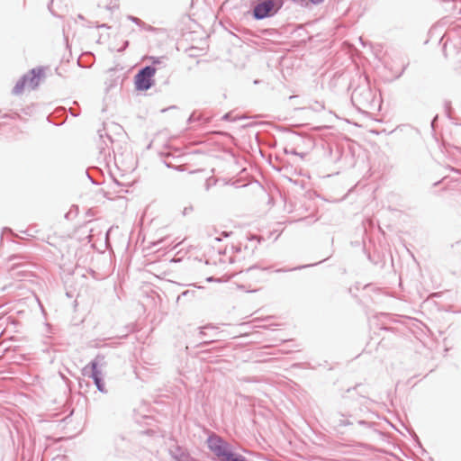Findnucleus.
Wrapping results in <instances>:
<instances>
[{"mask_svg": "<svg viewBox=\"0 0 461 461\" xmlns=\"http://www.w3.org/2000/svg\"><path fill=\"white\" fill-rule=\"evenodd\" d=\"M265 329H271V325L269 326H263Z\"/></svg>", "mask_w": 461, "mask_h": 461, "instance_id": "obj_37", "label": "nucleus"}, {"mask_svg": "<svg viewBox=\"0 0 461 461\" xmlns=\"http://www.w3.org/2000/svg\"><path fill=\"white\" fill-rule=\"evenodd\" d=\"M172 458L176 461H191L193 456L179 446H176L174 449L169 450Z\"/></svg>", "mask_w": 461, "mask_h": 461, "instance_id": "obj_7", "label": "nucleus"}, {"mask_svg": "<svg viewBox=\"0 0 461 461\" xmlns=\"http://www.w3.org/2000/svg\"><path fill=\"white\" fill-rule=\"evenodd\" d=\"M2 117L5 118V119L13 118L10 114H7V113L4 114Z\"/></svg>", "mask_w": 461, "mask_h": 461, "instance_id": "obj_31", "label": "nucleus"}, {"mask_svg": "<svg viewBox=\"0 0 461 461\" xmlns=\"http://www.w3.org/2000/svg\"><path fill=\"white\" fill-rule=\"evenodd\" d=\"M285 153H286V154H293V155H295V156H300L301 158H303L304 155H305L304 153L297 152L295 149H288L287 148L285 149Z\"/></svg>", "mask_w": 461, "mask_h": 461, "instance_id": "obj_20", "label": "nucleus"}, {"mask_svg": "<svg viewBox=\"0 0 461 461\" xmlns=\"http://www.w3.org/2000/svg\"><path fill=\"white\" fill-rule=\"evenodd\" d=\"M70 113H71V114H72L73 116H75V117H77V113H75V112H70Z\"/></svg>", "mask_w": 461, "mask_h": 461, "instance_id": "obj_35", "label": "nucleus"}, {"mask_svg": "<svg viewBox=\"0 0 461 461\" xmlns=\"http://www.w3.org/2000/svg\"><path fill=\"white\" fill-rule=\"evenodd\" d=\"M18 258H21V257H20V256H18V255H13V256H11V257L9 258V261H14V260H16V259H18Z\"/></svg>", "mask_w": 461, "mask_h": 461, "instance_id": "obj_29", "label": "nucleus"}, {"mask_svg": "<svg viewBox=\"0 0 461 461\" xmlns=\"http://www.w3.org/2000/svg\"><path fill=\"white\" fill-rule=\"evenodd\" d=\"M223 121H236V118H233L230 113H227L222 116Z\"/></svg>", "mask_w": 461, "mask_h": 461, "instance_id": "obj_22", "label": "nucleus"}, {"mask_svg": "<svg viewBox=\"0 0 461 461\" xmlns=\"http://www.w3.org/2000/svg\"><path fill=\"white\" fill-rule=\"evenodd\" d=\"M212 280V277H208L207 281L211 282Z\"/></svg>", "mask_w": 461, "mask_h": 461, "instance_id": "obj_38", "label": "nucleus"}, {"mask_svg": "<svg viewBox=\"0 0 461 461\" xmlns=\"http://www.w3.org/2000/svg\"><path fill=\"white\" fill-rule=\"evenodd\" d=\"M309 2V5H321L324 0H308Z\"/></svg>", "mask_w": 461, "mask_h": 461, "instance_id": "obj_24", "label": "nucleus"}, {"mask_svg": "<svg viewBox=\"0 0 461 461\" xmlns=\"http://www.w3.org/2000/svg\"><path fill=\"white\" fill-rule=\"evenodd\" d=\"M45 76V71L42 67H37L29 70L26 74L23 75L14 86L13 95H18L24 90L25 86L34 90L40 85V80Z\"/></svg>", "mask_w": 461, "mask_h": 461, "instance_id": "obj_3", "label": "nucleus"}, {"mask_svg": "<svg viewBox=\"0 0 461 461\" xmlns=\"http://www.w3.org/2000/svg\"><path fill=\"white\" fill-rule=\"evenodd\" d=\"M14 267H21V265H20L19 263H14V265H13V269L14 268Z\"/></svg>", "mask_w": 461, "mask_h": 461, "instance_id": "obj_32", "label": "nucleus"}, {"mask_svg": "<svg viewBox=\"0 0 461 461\" xmlns=\"http://www.w3.org/2000/svg\"><path fill=\"white\" fill-rule=\"evenodd\" d=\"M256 269H258V270H260V271H265V270H267V269H268V267H260L258 265H253V266H250V267H249L248 268H246V270H245V271H246L247 273H249V272H251V271H253V270H256Z\"/></svg>", "mask_w": 461, "mask_h": 461, "instance_id": "obj_18", "label": "nucleus"}, {"mask_svg": "<svg viewBox=\"0 0 461 461\" xmlns=\"http://www.w3.org/2000/svg\"><path fill=\"white\" fill-rule=\"evenodd\" d=\"M128 46H129V41H125L123 42L122 46L118 50V51H120V52L123 51Z\"/></svg>", "mask_w": 461, "mask_h": 461, "instance_id": "obj_27", "label": "nucleus"}, {"mask_svg": "<svg viewBox=\"0 0 461 461\" xmlns=\"http://www.w3.org/2000/svg\"><path fill=\"white\" fill-rule=\"evenodd\" d=\"M95 27H96V28H107V29L110 28V26L107 23H101L100 24L98 23H95Z\"/></svg>", "mask_w": 461, "mask_h": 461, "instance_id": "obj_26", "label": "nucleus"}, {"mask_svg": "<svg viewBox=\"0 0 461 461\" xmlns=\"http://www.w3.org/2000/svg\"><path fill=\"white\" fill-rule=\"evenodd\" d=\"M285 0H255L249 12L256 21L274 17L284 6Z\"/></svg>", "mask_w": 461, "mask_h": 461, "instance_id": "obj_1", "label": "nucleus"}, {"mask_svg": "<svg viewBox=\"0 0 461 461\" xmlns=\"http://www.w3.org/2000/svg\"><path fill=\"white\" fill-rule=\"evenodd\" d=\"M359 385H360V384H357L356 386H354V387H353V389H354V390H355V389H357ZM351 390H352V388H348V389L347 390V393H349Z\"/></svg>", "mask_w": 461, "mask_h": 461, "instance_id": "obj_30", "label": "nucleus"}, {"mask_svg": "<svg viewBox=\"0 0 461 461\" xmlns=\"http://www.w3.org/2000/svg\"><path fill=\"white\" fill-rule=\"evenodd\" d=\"M149 59L151 60V65L150 66H154L155 68H157V66H164V59L165 58L164 57H149Z\"/></svg>", "mask_w": 461, "mask_h": 461, "instance_id": "obj_11", "label": "nucleus"}, {"mask_svg": "<svg viewBox=\"0 0 461 461\" xmlns=\"http://www.w3.org/2000/svg\"><path fill=\"white\" fill-rule=\"evenodd\" d=\"M191 461H199L198 459L193 457V459Z\"/></svg>", "mask_w": 461, "mask_h": 461, "instance_id": "obj_39", "label": "nucleus"}, {"mask_svg": "<svg viewBox=\"0 0 461 461\" xmlns=\"http://www.w3.org/2000/svg\"><path fill=\"white\" fill-rule=\"evenodd\" d=\"M141 27H143L146 31L148 32H154L155 31V28L149 24H146L145 25H142Z\"/></svg>", "mask_w": 461, "mask_h": 461, "instance_id": "obj_25", "label": "nucleus"}, {"mask_svg": "<svg viewBox=\"0 0 461 461\" xmlns=\"http://www.w3.org/2000/svg\"><path fill=\"white\" fill-rule=\"evenodd\" d=\"M353 418H355V415L349 411H336L331 413L330 416V422L333 425V429L339 434L344 433L342 429L344 427L353 425Z\"/></svg>", "mask_w": 461, "mask_h": 461, "instance_id": "obj_6", "label": "nucleus"}, {"mask_svg": "<svg viewBox=\"0 0 461 461\" xmlns=\"http://www.w3.org/2000/svg\"><path fill=\"white\" fill-rule=\"evenodd\" d=\"M438 115L437 114L433 117V119L430 122V127H431L432 133H434L436 131V128L438 126Z\"/></svg>", "mask_w": 461, "mask_h": 461, "instance_id": "obj_19", "label": "nucleus"}, {"mask_svg": "<svg viewBox=\"0 0 461 461\" xmlns=\"http://www.w3.org/2000/svg\"><path fill=\"white\" fill-rule=\"evenodd\" d=\"M89 178H90V180L92 181V183H93L94 185H98V183H97V182H95V181H94L90 176H89Z\"/></svg>", "mask_w": 461, "mask_h": 461, "instance_id": "obj_34", "label": "nucleus"}, {"mask_svg": "<svg viewBox=\"0 0 461 461\" xmlns=\"http://www.w3.org/2000/svg\"><path fill=\"white\" fill-rule=\"evenodd\" d=\"M200 334H201L202 336L205 335V333H204V331H203V330H201Z\"/></svg>", "mask_w": 461, "mask_h": 461, "instance_id": "obj_36", "label": "nucleus"}, {"mask_svg": "<svg viewBox=\"0 0 461 461\" xmlns=\"http://www.w3.org/2000/svg\"><path fill=\"white\" fill-rule=\"evenodd\" d=\"M98 6L101 8H105L108 10H113L118 7L116 3H113V0H99Z\"/></svg>", "mask_w": 461, "mask_h": 461, "instance_id": "obj_10", "label": "nucleus"}, {"mask_svg": "<svg viewBox=\"0 0 461 461\" xmlns=\"http://www.w3.org/2000/svg\"><path fill=\"white\" fill-rule=\"evenodd\" d=\"M455 142L461 145V123L455 122V127L451 131Z\"/></svg>", "mask_w": 461, "mask_h": 461, "instance_id": "obj_9", "label": "nucleus"}, {"mask_svg": "<svg viewBox=\"0 0 461 461\" xmlns=\"http://www.w3.org/2000/svg\"><path fill=\"white\" fill-rule=\"evenodd\" d=\"M54 1H55V0H51V1H50V4H49V5H48V8H49L50 12L53 15L58 16L59 14H58L55 12V10L53 9V4H54Z\"/></svg>", "mask_w": 461, "mask_h": 461, "instance_id": "obj_23", "label": "nucleus"}, {"mask_svg": "<svg viewBox=\"0 0 461 461\" xmlns=\"http://www.w3.org/2000/svg\"><path fill=\"white\" fill-rule=\"evenodd\" d=\"M95 25V23H89V24L87 25L88 27H93Z\"/></svg>", "mask_w": 461, "mask_h": 461, "instance_id": "obj_33", "label": "nucleus"}, {"mask_svg": "<svg viewBox=\"0 0 461 461\" xmlns=\"http://www.w3.org/2000/svg\"><path fill=\"white\" fill-rule=\"evenodd\" d=\"M351 103L360 112L374 106L375 95L366 78L353 89Z\"/></svg>", "mask_w": 461, "mask_h": 461, "instance_id": "obj_2", "label": "nucleus"}, {"mask_svg": "<svg viewBox=\"0 0 461 461\" xmlns=\"http://www.w3.org/2000/svg\"><path fill=\"white\" fill-rule=\"evenodd\" d=\"M194 294H195V291L194 290H185V291L182 292L177 296L176 302H179L183 297L193 298V297H194Z\"/></svg>", "mask_w": 461, "mask_h": 461, "instance_id": "obj_12", "label": "nucleus"}, {"mask_svg": "<svg viewBox=\"0 0 461 461\" xmlns=\"http://www.w3.org/2000/svg\"><path fill=\"white\" fill-rule=\"evenodd\" d=\"M129 20L131 21L132 23H134L135 24L139 25V26H142V25H145V23L143 21H141L140 19H139L138 17H135V16H132V15H129L128 16Z\"/></svg>", "mask_w": 461, "mask_h": 461, "instance_id": "obj_16", "label": "nucleus"}, {"mask_svg": "<svg viewBox=\"0 0 461 461\" xmlns=\"http://www.w3.org/2000/svg\"><path fill=\"white\" fill-rule=\"evenodd\" d=\"M354 420H356V421H357V423L358 425H360V426H364V427H366V428H370V427H371V425H372V423H371V422L366 421V420H356V419H354Z\"/></svg>", "mask_w": 461, "mask_h": 461, "instance_id": "obj_21", "label": "nucleus"}, {"mask_svg": "<svg viewBox=\"0 0 461 461\" xmlns=\"http://www.w3.org/2000/svg\"><path fill=\"white\" fill-rule=\"evenodd\" d=\"M193 210L192 207H185L183 211V214L184 215H186L189 212H191Z\"/></svg>", "mask_w": 461, "mask_h": 461, "instance_id": "obj_28", "label": "nucleus"}, {"mask_svg": "<svg viewBox=\"0 0 461 461\" xmlns=\"http://www.w3.org/2000/svg\"><path fill=\"white\" fill-rule=\"evenodd\" d=\"M202 120H203L202 116H201L200 114H199V115H196V113H195V112H194V113H192L190 114V116L188 117V119H187V123H188V124H191V123H193V122H198V121H202Z\"/></svg>", "mask_w": 461, "mask_h": 461, "instance_id": "obj_14", "label": "nucleus"}, {"mask_svg": "<svg viewBox=\"0 0 461 461\" xmlns=\"http://www.w3.org/2000/svg\"><path fill=\"white\" fill-rule=\"evenodd\" d=\"M303 139V137L296 132H291V139L290 140L294 143H296L300 140H302Z\"/></svg>", "mask_w": 461, "mask_h": 461, "instance_id": "obj_15", "label": "nucleus"}, {"mask_svg": "<svg viewBox=\"0 0 461 461\" xmlns=\"http://www.w3.org/2000/svg\"><path fill=\"white\" fill-rule=\"evenodd\" d=\"M315 265H317V263L299 266V267H295L288 269V270L284 269V268H279V269H276V272L279 273V272H285V271L299 270V269H303V268H305V267H312V266H315Z\"/></svg>", "mask_w": 461, "mask_h": 461, "instance_id": "obj_13", "label": "nucleus"}, {"mask_svg": "<svg viewBox=\"0 0 461 461\" xmlns=\"http://www.w3.org/2000/svg\"><path fill=\"white\" fill-rule=\"evenodd\" d=\"M98 134H99L100 139H103L105 136L110 143L113 142L112 137L105 131L104 129L99 130Z\"/></svg>", "mask_w": 461, "mask_h": 461, "instance_id": "obj_17", "label": "nucleus"}, {"mask_svg": "<svg viewBox=\"0 0 461 461\" xmlns=\"http://www.w3.org/2000/svg\"><path fill=\"white\" fill-rule=\"evenodd\" d=\"M78 17L79 19H84V17L81 14H79Z\"/></svg>", "mask_w": 461, "mask_h": 461, "instance_id": "obj_40", "label": "nucleus"}, {"mask_svg": "<svg viewBox=\"0 0 461 461\" xmlns=\"http://www.w3.org/2000/svg\"><path fill=\"white\" fill-rule=\"evenodd\" d=\"M167 167H170V165L166 162Z\"/></svg>", "mask_w": 461, "mask_h": 461, "instance_id": "obj_41", "label": "nucleus"}, {"mask_svg": "<svg viewBox=\"0 0 461 461\" xmlns=\"http://www.w3.org/2000/svg\"><path fill=\"white\" fill-rule=\"evenodd\" d=\"M104 359L103 355H97L90 363L89 367L91 369V374L89 376L93 379L94 384H95L97 390L100 393H106L107 391L105 389L104 381L103 379V375L101 370L99 369V364Z\"/></svg>", "mask_w": 461, "mask_h": 461, "instance_id": "obj_5", "label": "nucleus"}, {"mask_svg": "<svg viewBox=\"0 0 461 461\" xmlns=\"http://www.w3.org/2000/svg\"><path fill=\"white\" fill-rule=\"evenodd\" d=\"M157 68L154 66H145L141 68L134 76V86L137 91L144 92L150 89L155 84L154 76Z\"/></svg>", "mask_w": 461, "mask_h": 461, "instance_id": "obj_4", "label": "nucleus"}, {"mask_svg": "<svg viewBox=\"0 0 461 461\" xmlns=\"http://www.w3.org/2000/svg\"><path fill=\"white\" fill-rule=\"evenodd\" d=\"M444 110L446 116L451 121L453 124H455V122H457V119L453 115L454 109L452 107L451 101L446 100L444 102Z\"/></svg>", "mask_w": 461, "mask_h": 461, "instance_id": "obj_8", "label": "nucleus"}]
</instances>
